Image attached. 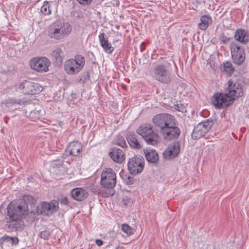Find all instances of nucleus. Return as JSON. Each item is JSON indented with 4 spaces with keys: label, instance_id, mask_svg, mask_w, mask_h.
<instances>
[{
    "label": "nucleus",
    "instance_id": "obj_37",
    "mask_svg": "<svg viewBox=\"0 0 249 249\" xmlns=\"http://www.w3.org/2000/svg\"><path fill=\"white\" fill-rule=\"evenodd\" d=\"M116 144L123 148L126 146V142L123 139H122V140H118L117 142H116Z\"/></svg>",
    "mask_w": 249,
    "mask_h": 249
},
{
    "label": "nucleus",
    "instance_id": "obj_16",
    "mask_svg": "<svg viewBox=\"0 0 249 249\" xmlns=\"http://www.w3.org/2000/svg\"><path fill=\"white\" fill-rule=\"evenodd\" d=\"M50 203L45 202H42L40 205H38L34 210L29 213V215L31 216V221H33L34 220L36 214H48L50 212Z\"/></svg>",
    "mask_w": 249,
    "mask_h": 249
},
{
    "label": "nucleus",
    "instance_id": "obj_40",
    "mask_svg": "<svg viewBox=\"0 0 249 249\" xmlns=\"http://www.w3.org/2000/svg\"><path fill=\"white\" fill-rule=\"evenodd\" d=\"M116 249H124V248L123 247H118L116 248Z\"/></svg>",
    "mask_w": 249,
    "mask_h": 249
},
{
    "label": "nucleus",
    "instance_id": "obj_20",
    "mask_svg": "<svg viewBox=\"0 0 249 249\" xmlns=\"http://www.w3.org/2000/svg\"><path fill=\"white\" fill-rule=\"evenodd\" d=\"M126 139L131 147L135 149H140L142 147L136 133L134 132L129 133L126 136Z\"/></svg>",
    "mask_w": 249,
    "mask_h": 249
},
{
    "label": "nucleus",
    "instance_id": "obj_17",
    "mask_svg": "<svg viewBox=\"0 0 249 249\" xmlns=\"http://www.w3.org/2000/svg\"><path fill=\"white\" fill-rule=\"evenodd\" d=\"M111 159L115 162L122 163L125 159L124 153L122 149L114 147L109 153Z\"/></svg>",
    "mask_w": 249,
    "mask_h": 249
},
{
    "label": "nucleus",
    "instance_id": "obj_11",
    "mask_svg": "<svg viewBox=\"0 0 249 249\" xmlns=\"http://www.w3.org/2000/svg\"><path fill=\"white\" fill-rule=\"evenodd\" d=\"M50 60L45 57H35L30 61L31 68L37 72H47L50 66Z\"/></svg>",
    "mask_w": 249,
    "mask_h": 249
},
{
    "label": "nucleus",
    "instance_id": "obj_29",
    "mask_svg": "<svg viewBox=\"0 0 249 249\" xmlns=\"http://www.w3.org/2000/svg\"><path fill=\"white\" fill-rule=\"evenodd\" d=\"M122 230L126 234L127 236H130L134 234V230L131 228L128 224H123L122 225Z\"/></svg>",
    "mask_w": 249,
    "mask_h": 249
},
{
    "label": "nucleus",
    "instance_id": "obj_21",
    "mask_svg": "<svg viewBox=\"0 0 249 249\" xmlns=\"http://www.w3.org/2000/svg\"><path fill=\"white\" fill-rule=\"evenodd\" d=\"M105 36V34L104 33H102L99 35L101 46L106 53H111L114 50L113 47L111 46V44L109 43L107 39L106 38Z\"/></svg>",
    "mask_w": 249,
    "mask_h": 249
},
{
    "label": "nucleus",
    "instance_id": "obj_30",
    "mask_svg": "<svg viewBox=\"0 0 249 249\" xmlns=\"http://www.w3.org/2000/svg\"><path fill=\"white\" fill-rule=\"evenodd\" d=\"M40 11L42 13L45 15L51 14V10L48 2H44L43 5L41 7Z\"/></svg>",
    "mask_w": 249,
    "mask_h": 249
},
{
    "label": "nucleus",
    "instance_id": "obj_25",
    "mask_svg": "<svg viewBox=\"0 0 249 249\" xmlns=\"http://www.w3.org/2000/svg\"><path fill=\"white\" fill-rule=\"evenodd\" d=\"M52 57L55 59L56 65H60L63 61V52L61 48H57L52 53Z\"/></svg>",
    "mask_w": 249,
    "mask_h": 249
},
{
    "label": "nucleus",
    "instance_id": "obj_5",
    "mask_svg": "<svg viewBox=\"0 0 249 249\" xmlns=\"http://www.w3.org/2000/svg\"><path fill=\"white\" fill-rule=\"evenodd\" d=\"M137 132L143 138L148 144L156 146L160 142V137L158 133L153 130L151 124H142L137 129Z\"/></svg>",
    "mask_w": 249,
    "mask_h": 249
},
{
    "label": "nucleus",
    "instance_id": "obj_38",
    "mask_svg": "<svg viewBox=\"0 0 249 249\" xmlns=\"http://www.w3.org/2000/svg\"><path fill=\"white\" fill-rule=\"evenodd\" d=\"M132 177L131 176H127V180L126 181L127 184H131L133 183Z\"/></svg>",
    "mask_w": 249,
    "mask_h": 249
},
{
    "label": "nucleus",
    "instance_id": "obj_10",
    "mask_svg": "<svg viewBox=\"0 0 249 249\" xmlns=\"http://www.w3.org/2000/svg\"><path fill=\"white\" fill-rule=\"evenodd\" d=\"M153 77L157 80L164 84L169 83L171 75L166 67L163 65L157 66L153 70Z\"/></svg>",
    "mask_w": 249,
    "mask_h": 249
},
{
    "label": "nucleus",
    "instance_id": "obj_36",
    "mask_svg": "<svg viewBox=\"0 0 249 249\" xmlns=\"http://www.w3.org/2000/svg\"><path fill=\"white\" fill-rule=\"evenodd\" d=\"M77 2H79L80 4L83 5H89L92 0H76Z\"/></svg>",
    "mask_w": 249,
    "mask_h": 249
},
{
    "label": "nucleus",
    "instance_id": "obj_23",
    "mask_svg": "<svg viewBox=\"0 0 249 249\" xmlns=\"http://www.w3.org/2000/svg\"><path fill=\"white\" fill-rule=\"evenodd\" d=\"M144 153L146 159L149 162L156 163L159 160L158 154L155 150L145 149Z\"/></svg>",
    "mask_w": 249,
    "mask_h": 249
},
{
    "label": "nucleus",
    "instance_id": "obj_12",
    "mask_svg": "<svg viewBox=\"0 0 249 249\" xmlns=\"http://www.w3.org/2000/svg\"><path fill=\"white\" fill-rule=\"evenodd\" d=\"M18 88L25 94H36L40 93L42 87L38 84L31 81L25 80L21 82Z\"/></svg>",
    "mask_w": 249,
    "mask_h": 249
},
{
    "label": "nucleus",
    "instance_id": "obj_9",
    "mask_svg": "<svg viewBox=\"0 0 249 249\" xmlns=\"http://www.w3.org/2000/svg\"><path fill=\"white\" fill-rule=\"evenodd\" d=\"M213 124V120L210 119L199 123L195 127L193 131L192 138L197 140L202 137L211 129Z\"/></svg>",
    "mask_w": 249,
    "mask_h": 249
},
{
    "label": "nucleus",
    "instance_id": "obj_14",
    "mask_svg": "<svg viewBox=\"0 0 249 249\" xmlns=\"http://www.w3.org/2000/svg\"><path fill=\"white\" fill-rule=\"evenodd\" d=\"M175 125L168 126L166 128L162 129V131L160 133L164 139L167 140H171L178 138L180 135V131L179 128Z\"/></svg>",
    "mask_w": 249,
    "mask_h": 249
},
{
    "label": "nucleus",
    "instance_id": "obj_15",
    "mask_svg": "<svg viewBox=\"0 0 249 249\" xmlns=\"http://www.w3.org/2000/svg\"><path fill=\"white\" fill-rule=\"evenodd\" d=\"M180 151V143L179 142H175L171 143L164 151L163 157L168 160L177 157Z\"/></svg>",
    "mask_w": 249,
    "mask_h": 249
},
{
    "label": "nucleus",
    "instance_id": "obj_2",
    "mask_svg": "<svg viewBox=\"0 0 249 249\" xmlns=\"http://www.w3.org/2000/svg\"><path fill=\"white\" fill-rule=\"evenodd\" d=\"M243 94L241 86L238 83L230 80L225 93H216L212 99V103L216 108H225L233 103L235 98Z\"/></svg>",
    "mask_w": 249,
    "mask_h": 249
},
{
    "label": "nucleus",
    "instance_id": "obj_1",
    "mask_svg": "<svg viewBox=\"0 0 249 249\" xmlns=\"http://www.w3.org/2000/svg\"><path fill=\"white\" fill-rule=\"evenodd\" d=\"M6 227L11 231H20L23 229L22 217L29 215L28 204L25 200L12 201L7 207Z\"/></svg>",
    "mask_w": 249,
    "mask_h": 249
},
{
    "label": "nucleus",
    "instance_id": "obj_24",
    "mask_svg": "<svg viewBox=\"0 0 249 249\" xmlns=\"http://www.w3.org/2000/svg\"><path fill=\"white\" fill-rule=\"evenodd\" d=\"M234 38L243 44H247L249 41L248 36H247L246 32L243 29L237 30L234 35Z\"/></svg>",
    "mask_w": 249,
    "mask_h": 249
},
{
    "label": "nucleus",
    "instance_id": "obj_6",
    "mask_svg": "<svg viewBox=\"0 0 249 249\" xmlns=\"http://www.w3.org/2000/svg\"><path fill=\"white\" fill-rule=\"evenodd\" d=\"M85 63V58L81 55H77L74 59H69L65 61L64 70L69 74H76L82 69Z\"/></svg>",
    "mask_w": 249,
    "mask_h": 249
},
{
    "label": "nucleus",
    "instance_id": "obj_27",
    "mask_svg": "<svg viewBox=\"0 0 249 249\" xmlns=\"http://www.w3.org/2000/svg\"><path fill=\"white\" fill-rule=\"evenodd\" d=\"M227 75H231L234 72V68L231 63L226 62L223 63L222 69Z\"/></svg>",
    "mask_w": 249,
    "mask_h": 249
},
{
    "label": "nucleus",
    "instance_id": "obj_26",
    "mask_svg": "<svg viewBox=\"0 0 249 249\" xmlns=\"http://www.w3.org/2000/svg\"><path fill=\"white\" fill-rule=\"evenodd\" d=\"M200 21L201 22L198 24V26L200 29L205 30L212 22V19L211 17L204 15L201 17Z\"/></svg>",
    "mask_w": 249,
    "mask_h": 249
},
{
    "label": "nucleus",
    "instance_id": "obj_33",
    "mask_svg": "<svg viewBox=\"0 0 249 249\" xmlns=\"http://www.w3.org/2000/svg\"><path fill=\"white\" fill-rule=\"evenodd\" d=\"M174 107L175 108L179 111L183 112L184 111H185V107L181 104H177L175 105Z\"/></svg>",
    "mask_w": 249,
    "mask_h": 249
},
{
    "label": "nucleus",
    "instance_id": "obj_35",
    "mask_svg": "<svg viewBox=\"0 0 249 249\" xmlns=\"http://www.w3.org/2000/svg\"><path fill=\"white\" fill-rule=\"evenodd\" d=\"M219 39L224 44H226L230 41V38L227 37L224 34L220 36Z\"/></svg>",
    "mask_w": 249,
    "mask_h": 249
},
{
    "label": "nucleus",
    "instance_id": "obj_4",
    "mask_svg": "<svg viewBox=\"0 0 249 249\" xmlns=\"http://www.w3.org/2000/svg\"><path fill=\"white\" fill-rule=\"evenodd\" d=\"M116 184V176L115 172L111 168H106L101 174V185L104 188L108 190L105 193L106 197L112 196L115 191L114 187Z\"/></svg>",
    "mask_w": 249,
    "mask_h": 249
},
{
    "label": "nucleus",
    "instance_id": "obj_7",
    "mask_svg": "<svg viewBox=\"0 0 249 249\" xmlns=\"http://www.w3.org/2000/svg\"><path fill=\"white\" fill-rule=\"evenodd\" d=\"M153 122L156 126L160 128V132L168 126L176 125L175 117L169 114H160L155 116Z\"/></svg>",
    "mask_w": 249,
    "mask_h": 249
},
{
    "label": "nucleus",
    "instance_id": "obj_39",
    "mask_svg": "<svg viewBox=\"0 0 249 249\" xmlns=\"http://www.w3.org/2000/svg\"><path fill=\"white\" fill-rule=\"evenodd\" d=\"M95 243L98 246H101L103 244V242L100 239H96Z\"/></svg>",
    "mask_w": 249,
    "mask_h": 249
},
{
    "label": "nucleus",
    "instance_id": "obj_3",
    "mask_svg": "<svg viewBox=\"0 0 249 249\" xmlns=\"http://www.w3.org/2000/svg\"><path fill=\"white\" fill-rule=\"evenodd\" d=\"M71 30V28L68 23L56 21L49 26L47 32L51 38L60 40L69 35Z\"/></svg>",
    "mask_w": 249,
    "mask_h": 249
},
{
    "label": "nucleus",
    "instance_id": "obj_32",
    "mask_svg": "<svg viewBox=\"0 0 249 249\" xmlns=\"http://www.w3.org/2000/svg\"><path fill=\"white\" fill-rule=\"evenodd\" d=\"M51 235V231L49 230H46L42 231L40 233V236L41 238L46 240L48 239Z\"/></svg>",
    "mask_w": 249,
    "mask_h": 249
},
{
    "label": "nucleus",
    "instance_id": "obj_18",
    "mask_svg": "<svg viewBox=\"0 0 249 249\" xmlns=\"http://www.w3.org/2000/svg\"><path fill=\"white\" fill-rule=\"evenodd\" d=\"M82 149L81 143L77 142H71L67 148V151L70 155L74 157L77 156Z\"/></svg>",
    "mask_w": 249,
    "mask_h": 249
},
{
    "label": "nucleus",
    "instance_id": "obj_28",
    "mask_svg": "<svg viewBox=\"0 0 249 249\" xmlns=\"http://www.w3.org/2000/svg\"><path fill=\"white\" fill-rule=\"evenodd\" d=\"M3 241L9 242L12 245L16 246L18 244L19 240L16 237H11L7 235L4 236L1 239Z\"/></svg>",
    "mask_w": 249,
    "mask_h": 249
},
{
    "label": "nucleus",
    "instance_id": "obj_22",
    "mask_svg": "<svg viewBox=\"0 0 249 249\" xmlns=\"http://www.w3.org/2000/svg\"><path fill=\"white\" fill-rule=\"evenodd\" d=\"M24 102L21 101L17 100L14 98H8L1 103V106L3 109H6L7 108H10L14 109L16 108V105H22L24 104Z\"/></svg>",
    "mask_w": 249,
    "mask_h": 249
},
{
    "label": "nucleus",
    "instance_id": "obj_31",
    "mask_svg": "<svg viewBox=\"0 0 249 249\" xmlns=\"http://www.w3.org/2000/svg\"><path fill=\"white\" fill-rule=\"evenodd\" d=\"M50 205V213H53L57 212L58 210V202L56 200H52L51 203H49Z\"/></svg>",
    "mask_w": 249,
    "mask_h": 249
},
{
    "label": "nucleus",
    "instance_id": "obj_13",
    "mask_svg": "<svg viewBox=\"0 0 249 249\" xmlns=\"http://www.w3.org/2000/svg\"><path fill=\"white\" fill-rule=\"evenodd\" d=\"M230 48L231 57L234 62L239 65L241 64L245 59L244 49L237 44L233 42L231 43Z\"/></svg>",
    "mask_w": 249,
    "mask_h": 249
},
{
    "label": "nucleus",
    "instance_id": "obj_34",
    "mask_svg": "<svg viewBox=\"0 0 249 249\" xmlns=\"http://www.w3.org/2000/svg\"><path fill=\"white\" fill-rule=\"evenodd\" d=\"M59 201L63 204L64 205H68V198L64 196H60V197L58 199Z\"/></svg>",
    "mask_w": 249,
    "mask_h": 249
},
{
    "label": "nucleus",
    "instance_id": "obj_19",
    "mask_svg": "<svg viewBox=\"0 0 249 249\" xmlns=\"http://www.w3.org/2000/svg\"><path fill=\"white\" fill-rule=\"evenodd\" d=\"M71 194L72 197L77 201H82L88 197L89 194L87 191L81 188L73 189Z\"/></svg>",
    "mask_w": 249,
    "mask_h": 249
},
{
    "label": "nucleus",
    "instance_id": "obj_8",
    "mask_svg": "<svg viewBox=\"0 0 249 249\" xmlns=\"http://www.w3.org/2000/svg\"><path fill=\"white\" fill-rule=\"evenodd\" d=\"M144 160L141 156H136L129 159L127 163L130 173L137 175L141 173L143 169Z\"/></svg>",
    "mask_w": 249,
    "mask_h": 249
}]
</instances>
